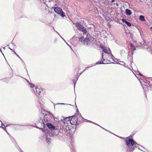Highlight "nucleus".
Wrapping results in <instances>:
<instances>
[{
	"instance_id": "bb28decb",
	"label": "nucleus",
	"mask_w": 152,
	"mask_h": 152,
	"mask_svg": "<svg viewBox=\"0 0 152 152\" xmlns=\"http://www.w3.org/2000/svg\"><path fill=\"white\" fill-rule=\"evenodd\" d=\"M52 12H50V11H49L48 12V13H49V14H51V13H52Z\"/></svg>"
},
{
	"instance_id": "4468645a",
	"label": "nucleus",
	"mask_w": 152,
	"mask_h": 152,
	"mask_svg": "<svg viewBox=\"0 0 152 152\" xmlns=\"http://www.w3.org/2000/svg\"><path fill=\"white\" fill-rule=\"evenodd\" d=\"M64 126L65 127V129H66V131H68L70 129V128L69 126V124L68 125H64Z\"/></svg>"
},
{
	"instance_id": "f257e3e1",
	"label": "nucleus",
	"mask_w": 152,
	"mask_h": 152,
	"mask_svg": "<svg viewBox=\"0 0 152 152\" xmlns=\"http://www.w3.org/2000/svg\"><path fill=\"white\" fill-rule=\"evenodd\" d=\"M52 119L51 115L49 113H48L47 114L44 115L43 120L40 119L39 120V122L41 124H43V125H45L47 123H49Z\"/></svg>"
},
{
	"instance_id": "473e14b6",
	"label": "nucleus",
	"mask_w": 152,
	"mask_h": 152,
	"mask_svg": "<svg viewBox=\"0 0 152 152\" xmlns=\"http://www.w3.org/2000/svg\"><path fill=\"white\" fill-rule=\"evenodd\" d=\"M151 30H152V27H151Z\"/></svg>"
},
{
	"instance_id": "2f4dec72",
	"label": "nucleus",
	"mask_w": 152,
	"mask_h": 152,
	"mask_svg": "<svg viewBox=\"0 0 152 152\" xmlns=\"http://www.w3.org/2000/svg\"><path fill=\"white\" fill-rule=\"evenodd\" d=\"M0 50L1 51V52H2V51H1V49H0Z\"/></svg>"
},
{
	"instance_id": "ddd939ff",
	"label": "nucleus",
	"mask_w": 152,
	"mask_h": 152,
	"mask_svg": "<svg viewBox=\"0 0 152 152\" xmlns=\"http://www.w3.org/2000/svg\"><path fill=\"white\" fill-rule=\"evenodd\" d=\"M108 63L107 62L105 61V62H103L102 60L100 61L97 62L96 63V64H108Z\"/></svg>"
},
{
	"instance_id": "dca6fc26",
	"label": "nucleus",
	"mask_w": 152,
	"mask_h": 152,
	"mask_svg": "<svg viewBox=\"0 0 152 152\" xmlns=\"http://www.w3.org/2000/svg\"><path fill=\"white\" fill-rule=\"evenodd\" d=\"M46 141L48 143H50L51 140L50 138H47L46 139Z\"/></svg>"
},
{
	"instance_id": "423d86ee",
	"label": "nucleus",
	"mask_w": 152,
	"mask_h": 152,
	"mask_svg": "<svg viewBox=\"0 0 152 152\" xmlns=\"http://www.w3.org/2000/svg\"><path fill=\"white\" fill-rule=\"evenodd\" d=\"M77 117L76 116H72L70 119V124L72 125H76L77 123Z\"/></svg>"
},
{
	"instance_id": "b1692460",
	"label": "nucleus",
	"mask_w": 152,
	"mask_h": 152,
	"mask_svg": "<svg viewBox=\"0 0 152 152\" xmlns=\"http://www.w3.org/2000/svg\"><path fill=\"white\" fill-rule=\"evenodd\" d=\"M56 32L57 33V34L60 36L61 38L65 42V40L61 36V35L56 31Z\"/></svg>"
},
{
	"instance_id": "a211bd4d",
	"label": "nucleus",
	"mask_w": 152,
	"mask_h": 152,
	"mask_svg": "<svg viewBox=\"0 0 152 152\" xmlns=\"http://www.w3.org/2000/svg\"><path fill=\"white\" fill-rule=\"evenodd\" d=\"M131 52L133 50V51H134V50H136L135 48V46H133L131 48Z\"/></svg>"
},
{
	"instance_id": "aec40b11",
	"label": "nucleus",
	"mask_w": 152,
	"mask_h": 152,
	"mask_svg": "<svg viewBox=\"0 0 152 152\" xmlns=\"http://www.w3.org/2000/svg\"><path fill=\"white\" fill-rule=\"evenodd\" d=\"M30 86L31 88H33L34 87V85L32 84H31Z\"/></svg>"
},
{
	"instance_id": "9d476101",
	"label": "nucleus",
	"mask_w": 152,
	"mask_h": 152,
	"mask_svg": "<svg viewBox=\"0 0 152 152\" xmlns=\"http://www.w3.org/2000/svg\"><path fill=\"white\" fill-rule=\"evenodd\" d=\"M122 21L123 22L125 23L128 26H131V23L127 21L125 19H122Z\"/></svg>"
},
{
	"instance_id": "39448f33",
	"label": "nucleus",
	"mask_w": 152,
	"mask_h": 152,
	"mask_svg": "<svg viewBox=\"0 0 152 152\" xmlns=\"http://www.w3.org/2000/svg\"><path fill=\"white\" fill-rule=\"evenodd\" d=\"M76 27L80 31H83L84 33L87 32V31L85 28L83 26L81 25L79 23H76L75 24Z\"/></svg>"
},
{
	"instance_id": "7ed1b4c3",
	"label": "nucleus",
	"mask_w": 152,
	"mask_h": 152,
	"mask_svg": "<svg viewBox=\"0 0 152 152\" xmlns=\"http://www.w3.org/2000/svg\"><path fill=\"white\" fill-rule=\"evenodd\" d=\"M71 117H69L67 118L62 117L59 121H61L62 124L64 125H68L70 124V119Z\"/></svg>"
},
{
	"instance_id": "f8f14e48",
	"label": "nucleus",
	"mask_w": 152,
	"mask_h": 152,
	"mask_svg": "<svg viewBox=\"0 0 152 152\" xmlns=\"http://www.w3.org/2000/svg\"><path fill=\"white\" fill-rule=\"evenodd\" d=\"M101 48L104 51V52L105 53H108V50L106 49L105 48L104 46H102V47H101Z\"/></svg>"
},
{
	"instance_id": "2eb2a0df",
	"label": "nucleus",
	"mask_w": 152,
	"mask_h": 152,
	"mask_svg": "<svg viewBox=\"0 0 152 152\" xmlns=\"http://www.w3.org/2000/svg\"><path fill=\"white\" fill-rule=\"evenodd\" d=\"M140 19L142 21H145V18L142 15H140Z\"/></svg>"
},
{
	"instance_id": "f3484780",
	"label": "nucleus",
	"mask_w": 152,
	"mask_h": 152,
	"mask_svg": "<svg viewBox=\"0 0 152 152\" xmlns=\"http://www.w3.org/2000/svg\"><path fill=\"white\" fill-rule=\"evenodd\" d=\"M80 41L82 43H83V41L84 40V38L83 37H80L79 39Z\"/></svg>"
},
{
	"instance_id": "9b49d317",
	"label": "nucleus",
	"mask_w": 152,
	"mask_h": 152,
	"mask_svg": "<svg viewBox=\"0 0 152 152\" xmlns=\"http://www.w3.org/2000/svg\"><path fill=\"white\" fill-rule=\"evenodd\" d=\"M126 14L128 15H130L132 14L131 11L128 9L126 10Z\"/></svg>"
},
{
	"instance_id": "1a4fd4ad",
	"label": "nucleus",
	"mask_w": 152,
	"mask_h": 152,
	"mask_svg": "<svg viewBox=\"0 0 152 152\" xmlns=\"http://www.w3.org/2000/svg\"><path fill=\"white\" fill-rule=\"evenodd\" d=\"M35 90L37 94L39 95L41 94L42 91V90L41 89L38 88L36 87L35 88Z\"/></svg>"
},
{
	"instance_id": "6ab92c4d",
	"label": "nucleus",
	"mask_w": 152,
	"mask_h": 152,
	"mask_svg": "<svg viewBox=\"0 0 152 152\" xmlns=\"http://www.w3.org/2000/svg\"><path fill=\"white\" fill-rule=\"evenodd\" d=\"M102 61H103V62H105V59L103 58V54H102Z\"/></svg>"
},
{
	"instance_id": "72a5a7b5",
	"label": "nucleus",
	"mask_w": 152,
	"mask_h": 152,
	"mask_svg": "<svg viewBox=\"0 0 152 152\" xmlns=\"http://www.w3.org/2000/svg\"><path fill=\"white\" fill-rule=\"evenodd\" d=\"M1 128H3V127H2V126H1Z\"/></svg>"
},
{
	"instance_id": "a878e982",
	"label": "nucleus",
	"mask_w": 152,
	"mask_h": 152,
	"mask_svg": "<svg viewBox=\"0 0 152 152\" xmlns=\"http://www.w3.org/2000/svg\"><path fill=\"white\" fill-rule=\"evenodd\" d=\"M0 121L1 122H2L0 120ZM2 123V124H1V125H2V126H4V124H3V123Z\"/></svg>"
},
{
	"instance_id": "f03ea898",
	"label": "nucleus",
	"mask_w": 152,
	"mask_h": 152,
	"mask_svg": "<svg viewBox=\"0 0 152 152\" xmlns=\"http://www.w3.org/2000/svg\"><path fill=\"white\" fill-rule=\"evenodd\" d=\"M126 142L128 146V149L130 151H132L136 146V144L134 143V140L131 139H128L126 140Z\"/></svg>"
},
{
	"instance_id": "7c9ffc66",
	"label": "nucleus",
	"mask_w": 152,
	"mask_h": 152,
	"mask_svg": "<svg viewBox=\"0 0 152 152\" xmlns=\"http://www.w3.org/2000/svg\"><path fill=\"white\" fill-rule=\"evenodd\" d=\"M139 44H140V45H142V44H141V43H139Z\"/></svg>"
},
{
	"instance_id": "6e6552de",
	"label": "nucleus",
	"mask_w": 152,
	"mask_h": 152,
	"mask_svg": "<svg viewBox=\"0 0 152 152\" xmlns=\"http://www.w3.org/2000/svg\"><path fill=\"white\" fill-rule=\"evenodd\" d=\"M83 43L85 45H90L91 43V40L88 38H85L83 41Z\"/></svg>"
},
{
	"instance_id": "5701e85b",
	"label": "nucleus",
	"mask_w": 152,
	"mask_h": 152,
	"mask_svg": "<svg viewBox=\"0 0 152 152\" xmlns=\"http://www.w3.org/2000/svg\"><path fill=\"white\" fill-rule=\"evenodd\" d=\"M139 75L141 76H143V75L141 74L140 72H139Z\"/></svg>"
},
{
	"instance_id": "393cba45",
	"label": "nucleus",
	"mask_w": 152,
	"mask_h": 152,
	"mask_svg": "<svg viewBox=\"0 0 152 152\" xmlns=\"http://www.w3.org/2000/svg\"><path fill=\"white\" fill-rule=\"evenodd\" d=\"M15 53L16 55L17 56H18V57H19L20 59H21V58H20V57H19V56L15 52Z\"/></svg>"
},
{
	"instance_id": "c85d7f7f",
	"label": "nucleus",
	"mask_w": 152,
	"mask_h": 152,
	"mask_svg": "<svg viewBox=\"0 0 152 152\" xmlns=\"http://www.w3.org/2000/svg\"><path fill=\"white\" fill-rule=\"evenodd\" d=\"M114 1H115V0H112V2H114Z\"/></svg>"
},
{
	"instance_id": "cd10ccee",
	"label": "nucleus",
	"mask_w": 152,
	"mask_h": 152,
	"mask_svg": "<svg viewBox=\"0 0 152 152\" xmlns=\"http://www.w3.org/2000/svg\"><path fill=\"white\" fill-rule=\"evenodd\" d=\"M93 66V65H92V66H89L88 67H86V69L87 68H88V67H91V66Z\"/></svg>"
},
{
	"instance_id": "4be33fe9",
	"label": "nucleus",
	"mask_w": 152,
	"mask_h": 152,
	"mask_svg": "<svg viewBox=\"0 0 152 152\" xmlns=\"http://www.w3.org/2000/svg\"><path fill=\"white\" fill-rule=\"evenodd\" d=\"M134 46L132 43L131 44H130V47H131H131H132L133 46Z\"/></svg>"
},
{
	"instance_id": "412c9836",
	"label": "nucleus",
	"mask_w": 152,
	"mask_h": 152,
	"mask_svg": "<svg viewBox=\"0 0 152 152\" xmlns=\"http://www.w3.org/2000/svg\"><path fill=\"white\" fill-rule=\"evenodd\" d=\"M146 47H148V48H148V51L149 52H150L151 50V49L150 48H148V47L147 46Z\"/></svg>"
},
{
	"instance_id": "20e7f679",
	"label": "nucleus",
	"mask_w": 152,
	"mask_h": 152,
	"mask_svg": "<svg viewBox=\"0 0 152 152\" xmlns=\"http://www.w3.org/2000/svg\"><path fill=\"white\" fill-rule=\"evenodd\" d=\"M52 8H54V11L56 13L60 15L63 17L65 16V14L63 12L62 10L60 7H55L53 8V7H52Z\"/></svg>"
},
{
	"instance_id": "0eeeda50",
	"label": "nucleus",
	"mask_w": 152,
	"mask_h": 152,
	"mask_svg": "<svg viewBox=\"0 0 152 152\" xmlns=\"http://www.w3.org/2000/svg\"><path fill=\"white\" fill-rule=\"evenodd\" d=\"M45 125H46L47 126L49 129H51L56 130L57 129V127H55L51 123L49 122L48 123H47Z\"/></svg>"
},
{
	"instance_id": "c756f323",
	"label": "nucleus",
	"mask_w": 152,
	"mask_h": 152,
	"mask_svg": "<svg viewBox=\"0 0 152 152\" xmlns=\"http://www.w3.org/2000/svg\"><path fill=\"white\" fill-rule=\"evenodd\" d=\"M60 104H64V103H61Z\"/></svg>"
}]
</instances>
